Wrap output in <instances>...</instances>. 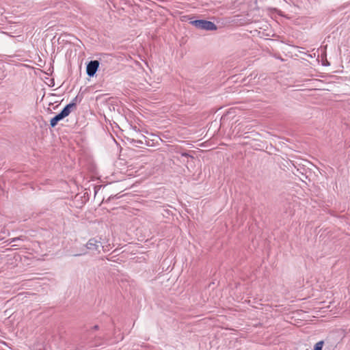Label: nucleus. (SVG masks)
<instances>
[{"label": "nucleus", "mask_w": 350, "mask_h": 350, "mask_svg": "<svg viewBox=\"0 0 350 350\" xmlns=\"http://www.w3.org/2000/svg\"><path fill=\"white\" fill-rule=\"evenodd\" d=\"M190 24L202 30L215 31L217 29V27L214 23L204 19L191 21Z\"/></svg>", "instance_id": "obj_1"}, {"label": "nucleus", "mask_w": 350, "mask_h": 350, "mask_svg": "<svg viewBox=\"0 0 350 350\" xmlns=\"http://www.w3.org/2000/svg\"><path fill=\"white\" fill-rule=\"evenodd\" d=\"M69 108L70 106L64 107L58 114L51 119L50 125L51 127H55L60 120H63L70 114Z\"/></svg>", "instance_id": "obj_2"}, {"label": "nucleus", "mask_w": 350, "mask_h": 350, "mask_svg": "<svg viewBox=\"0 0 350 350\" xmlns=\"http://www.w3.org/2000/svg\"><path fill=\"white\" fill-rule=\"evenodd\" d=\"M98 329V325H94L91 328L88 332V342L91 344L92 347H97L102 344L101 338L93 336V331Z\"/></svg>", "instance_id": "obj_3"}, {"label": "nucleus", "mask_w": 350, "mask_h": 350, "mask_svg": "<svg viewBox=\"0 0 350 350\" xmlns=\"http://www.w3.org/2000/svg\"><path fill=\"white\" fill-rule=\"evenodd\" d=\"M99 67V62L97 60L90 61L86 67V73L89 77H94Z\"/></svg>", "instance_id": "obj_4"}, {"label": "nucleus", "mask_w": 350, "mask_h": 350, "mask_svg": "<svg viewBox=\"0 0 350 350\" xmlns=\"http://www.w3.org/2000/svg\"><path fill=\"white\" fill-rule=\"evenodd\" d=\"M98 241H97L95 238H92L90 239L85 244V247L87 250H89L90 251H98V252L100 253V251L98 250Z\"/></svg>", "instance_id": "obj_5"}, {"label": "nucleus", "mask_w": 350, "mask_h": 350, "mask_svg": "<svg viewBox=\"0 0 350 350\" xmlns=\"http://www.w3.org/2000/svg\"><path fill=\"white\" fill-rule=\"evenodd\" d=\"M79 101H80V100H78V96H75V97L72 100V101H71L69 104H68V105H66L65 106V107H69V106H70V108H69V113H70V112H71V111H72V109L73 107H76V105H77V103L78 102H79Z\"/></svg>", "instance_id": "obj_6"}, {"label": "nucleus", "mask_w": 350, "mask_h": 350, "mask_svg": "<svg viewBox=\"0 0 350 350\" xmlns=\"http://www.w3.org/2000/svg\"><path fill=\"white\" fill-rule=\"evenodd\" d=\"M324 341L321 340L317 342L314 345V350H322L323 347Z\"/></svg>", "instance_id": "obj_7"}, {"label": "nucleus", "mask_w": 350, "mask_h": 350, "mask_svg": "<svg viewBox=\"0 0 350 350\" xmlns=\"http://www.w3.org/2000/svg\"><path fill=\"white\" fill-rule=\"evenodd\" d=\"M181 156L184 157H191L193 158V156L190 155L188 152H181Z\"/></svg>", "instance_id": "obj_8"}, {"label": "nucleus", "mask_w": 350, "mask_h": 350, "mask_svg": "<svg viewBox=\"0 0 350 350\" xmlns=\"http://www.w3.org/2000/svg\"><path fill=\"white\" fill-rule=\"evenodd\" d=\"M133 142L135 143L139 144H143L142 141H141V140H133Z\"/></svg>", "instance_id": "obj_9"}, {"label": "nucleus", "mask_w": 350, "mask_h": 350, "mask_svg": "<svg viewBox=\"0 0 350 350\" xmlns=\"http://www.w3.org/2000/svg\"><path fill=\"white\" fill-rule=\"evenodd\" d=\"M20 239H21L20 237H16V238L12 239V242H14V241H16Z\"/></svg>", "instance_id": "obj_10"}, {"label": "nucleus", "mask_w": 350, "mask_h": 350, "mask_svg": "<svg viewBox=\"0 0 350 350\" xmlns=\"http://www.w3.org/2000/svg\"><path fill=\"white\" fill-rule=\"evenodd\" d=\"M80 254H75V256H79Z\"/></svg>", "instance_id": "obj_11"}, {"label": "nucleus", "mask_w": 350, "mask_h": 350, "mask_svg": "<svg viewBox=\"0 0 350 350\" xmlns=\"http://www.w3.org/2000/svg\"><path fill=\"white\" fill-rule=\"evenodd\" d=\"M308 350V349H307Z\"/></svg>", "instance_id": "obj_12"}]
</instances>
